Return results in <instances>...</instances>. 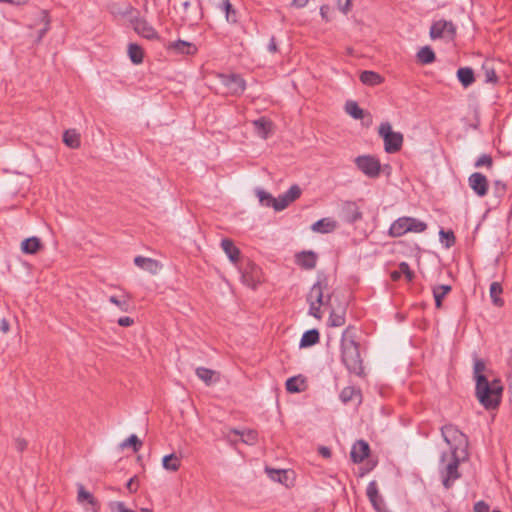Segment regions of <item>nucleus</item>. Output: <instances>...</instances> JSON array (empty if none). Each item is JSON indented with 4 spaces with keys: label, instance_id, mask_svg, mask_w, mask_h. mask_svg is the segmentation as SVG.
<instances>
[{
    "label": "nucleus",
    "instance_id": "obj_29",
    "mask_svg": "<svg viewBox=\"0 0 512 512\" xmlns=\"http://www.w3.org/2000/svg\"><path fill=\"white\" fill-rule=\"evenodd\" d=\"M162 466L167 471L175 472L180 468V459L174 453L166 455L162 459Z\"/></svg>",
    "mask_w": 512,
    "mask_h": 512
},
{
    "label": "nucleus",
    "instance_id": "obj_20",
    "mask_svg": "<svg viewBox=\"0 0 512 512\" xmlns=\"http://www.w3.org/2000/svg\"><path fill=\"white\" fill-rule=\"evenodd\" d=\"M255 132L262 139H267L268 135L272 132L273 124L265 117H261L253 121Z\"/></svg>",
    "mask_w": 512,
    "mask_h": 512
},
{
    "label": "nucleus",
    "instance_id": "obj_47",
    "mask_svg": "<svg viewBox=\"0 0 512 512\" xmlns=\"http://www.w3.org/2000/svg\"><path fill=\"white\" fill-rule=\"evenodd\" d=\"M301 192V188L298 185H292L285 194L288 200L293 202L300 197Z\"/></svg>",
    "mask_w": 512,
    "mask_h": 512
},
{
    "label": "nucleus",
    "instance_id": "obj_50",
    "mask_svg": "<svg viewBox=\"0 0 512 512\" xmlns=\"http://www.w3.org/2000/svg\"><path fill=\"white\" fill-rule=\"evenodd\" d=\"M439 235H440L441 238L447 239L446 247H450V246H452L454 244L455 237H454V234H453L452 231L440 230Z\"/></svg>",
    "mask_w": 512,
    "mask_h": 512
},
{
    "label": "nucleus",
    "instance_id": "obj_7",
    "mask_svg": "<svg viewBox=\"0 0 512 512\" xmlns=\"http://www.w3.org/2000/svg\"><path fill=\"white\" fill-rule=\"evenodd\" d=\"M378 133L383 138L387 153H396L402 148L404 137L402 133L394 132L389 122L382 123L379 126Z\"/></svg>",
    "mask_w": 512,
    "mask_h": 512
},
{
    "label": "nucleus",
    "instance_id": "obj_15",
    "mask_svg": "<svg viewBox=\"0 0 512 512\" xmlns=\"http://www.w3.org/2000/svg\"><path fill=\"white\" fill-rule=\"evenodd\" d=\"M369 454V445L363 440L357 441L351 449L350 456L354 463L362 462Z\"/></svg>",
    "mask_w": 512,
    "mask_h": 512
},
{
    "label": "nucleus",
    "instance_id": "obj_44",
    "mask_svg": "<svg viewBox=\"0 0 512 512\" xmlns=\"http://www.w3.org/2000/svg\"><path fill=\"white\" fill-rule=\"evenodd\" d=\"M358 392L353 387H345L340 393V399L343 403H347L354 399Z\"/></svg>",
    "mask_w": 512,
    "mask_h": 512
},
{
    "label": "nucleus",
    "instance_id": "obj_40",
    "mask_svg": "<svg viewBox=\"0 0 512 512\" xmlns=\"http://www.w3.org/2000/svg\"><path fill=\"white\" fill-rule=\"evenodd\" d=\"M196 375L207 385L211 384L213 376L215 375V371L204 368V367H198L196 369Z\"/></svg>",
    "mask_w": 512,
    "mask_h": 512
},
{
    "label": "nucleus",
    "instance_id": "obj_32",
    "mask_svg": "<svg viewBox=\"0 0 512 512\" xmlns=\"http://www.w3.org/2000/svg\"><path fill=\"white\" fill-rule=\"evenodd\" d=\"M482 70L485 76V82L496 83L498 78L496 75L494 63L492 61H485L482 65Z\"/></svg>",
    "mask_w": 512,
    "mask_h": 512
},
{
    "label": "nucleus",
    "instance_id": "obj_55",
    "mask_svg": "<svg viewBox=\"0 0 512 512\" xmlns=\"http://www.w3.org/2000/svg\"><path fill=\"white\" fill-rule=\"evenodd\" d=\"M329 10H330V8L328 5H322L320 7V14H321L322 18L325 19L326 21L329 20V17H328Z\"/></svg>",
    "mask_w": 512,
    "mask_h": 512
},
{
    "label": "nucleus",
    "instance_id": "obj_42",
    "mask_svg": "<svg viewBox=\"0 0 512 512\" xmlns=\"http://www.w3.org/2000/svg\"><path fill=\"white\" fill-rule=\"evenodd\" d=\"M109 302L116 305L122 312H127L129 309V302L126 296H110Z\"/></svg>",
    "mask_w": 512,
    "mask_h": 512
},
{
    "label": "nucleus",
    "instance_id": "obj_64",
    "mask_svg": "<svg viewBox=\"0 0 512 512\" xmlns=\"http://www.w3.org/2000/svg\"><path fill=\"white\" fill-rule=\"evenodd\" d=\"M242 278H243L244 283H246V284H248V285H251V284H250V282H249V281H250V278H248V275L244 274V275L242 276Z\"/></svg>",
    "mask_w": 512,
    "mask_h": 512
},
{
    "label": "nucleus",
    "instance_id": "obj_6",
    "mask_svg": "<svg viewBox=\"0 0 512 512\" xmlns=\"http://www.w3.org/2000/svg\"><path fill=\"white\" fill-rule=\"evenodd\" d=\"M122 14L131 15L130 22L138 35L149 40L158 39L157 31L147 20L139 17L138 12L131 5H127Z\"/></svg>",
    "mask_w": 512,
    "mask_h": 512
},
{
    "label": "nucleus",
    "instance_id": "obj_60",
    "mask_svg": "<svg viewBox=\"0 0 512 512\" xmlns=\"http://www.w3.org/2000/svg\"><path fill=\"white\" fill-rule=\"evenodd\" d=\"M319 453L326 458L330 457L331 455L330 449L327 447H320Z\"/></svg>",
    "mask_w": 512,
    "mask_h": 512
},
{
    "label": "nucleus",
    "instance_id": "obj_61",
    "mask_svg": "<svg viewBox=\"0 0 512 512\" xmlns=\"http://www.w3.org/2000/svg\"><path fill=\"white\" fill-rule=\"evenodd\" d=\"M400 277H401V272H400V270H399V271H393V272H391V278H392V280L397 281V280H399V279H400Z\"/></svg>",
    "mask_w": 512,
    "mask_h": 512
},
{
    "label": "nucleus",
    "instance_id": "obj_26",
    "mask_svg": "<svg viewBox=\"0 0 512 512\" xmlns=\"http://www.w3.org/2000/svg\"><path fill=\"white\" fill-rule=\"evenodd\" d=\"M41 241L37 237L27 238L21 243V250L25 254H35L41 248Z\"/></svg>",
    "mask_w": 512,
    "mask_h": 512
},
{
    "label": "nucleus",
    "instance_id": "obj_58",
    "mask_svg": "<svg viewBox=\"0 0 512 512\" xmlns=\"http://www.w3.org/2000/svg\"><path fill=\"white\" fill-rule=\"evenodd\" d=\"M134 481L135 477H132L126 484V487L130 492H135L137 489L136 487H134Z\"/></svg>",
    "mask_w": 512,
    "mask_h": 512
},
{
    "label": "nucleus",
    "instance_id": "obj_16",
    "mask_svg": "<svg viewBox=\"0 0 512 512\" xmlns=\"http://www.w3.org/2000/svg\"><path fill=\"white\" fill-rule=\"evenodd\" d=\"M134 263L137 267L145 271H148L151 274H157L161 269V265L159 264V262L152 258L137 256L134 259Z\"/></svg>",
    "mask_w": 512,
    "mask_h": 512
},
{
    "label": "nucleus",
    "instance_id": "obj_33",
    "mask_svg": "<svg viewBox=\"0 0 512 512\" xmlns=\"http://www.w3.org/2000/svg\"><path fill=\"white\" fill-rule=\"evenodd\" d=\"M417 59L422 64H430L435 61V53L429 46H424L418 51Z\"/></svg>",
    "mask_w": 512,
    "mask_h": 512
},
{
    "label": "nucleus",
    "instance_id": "obj_31",
    "mask_svg": "<svg viewBox=\"0 0 512 512\" xmlns=\"http://www.w3.org/2000/svg\"><path fill=\"white\" fill-rule=\"evenodd\" d=\"M451 291L450 285H438L433 288V296L437 308H441L443 298Z\"/></svg>",
    "mask_w": 512,
    "mask_h": 512
},
{
    "label": "nucleus",
    "instance_id": "obj_28",
    "mask_svg": "<svg viewBox=\"0 0 512 512\" xmlns=\"http://www.w3.org/2000/svg\"><path fill=\"white\" fill-rule=\"evenodd\" d=\"M319 342V332L317 329H311V330H308L306 331L301 340H300V347L301 348H304V347H309V346H312V345H315L316 343Z\"/></svg>",
    "mask_w": 512,
    "mask_h": 512
},
{
    "label": "nucleus",
    "instance_id": "obj_63",
    "mask_svg": "<svg viewBox=\"0 0 512 512\" xmlns=\"http://www.w3.org/2000/svg\"><path fill=\"white\" fill-rule=\"evenodd\" d=\"M496 186L501 192L505 190V185L500 182H496Z\"/></svg>",
    "mask_w": 512,
    "mask_h": 512
},
{
    "label": "nucleus",
    "instance_id": "obj_41",
    "mask_svg": "<svg viewBox=\"0 0 512 512\" xmlns=\"http://www.w3.org/2000/svg\"><path fill=\"white\" fill-rule=\"evenodd\" d=\"M121 447H132L133 451L137 452L142 447V442L138 439V437L135 434H132L125 441L122 442Z\"/></svg>",
    "mask_w": 512,
    "mask_h": 512
},
{
    "label": "nucleus",
    "instance_id": "obj_10",
    "mask_svg": "<svg viewBox=\"0 0 512 512\" xmlns=\"http://www.w3.org/2000/svg\"><path fill=\"white\" fill-rule=\"evenodd\" d=\"M456 29L452 22L439 20L431 26L430 37L432 39L448 38L453 39Z\"/></svg>",
    "mask_w": 512,
    "mask_h": 512
},
{
    "label": "nucleus",
    "instance_id": "obj_14",
    "mask_svg": "<svg viewBox=\"0 0 512 512\" xmlns=\"http://www.w3.org/2000/svg\"><path fill=\"white\" fill-rule=\"evenodd\" d=\"M342 217L348 223H355L362 218V213L355 202H345L342 207Z\"/></svg>",
    "mask_w": 512,
    "mask_h": 512
},
{
    "label": "nucleus",
    "instance_id": "obj_48",
    "mask_svg": "<svg viewBox=\"0 0 512 512\" xmlns=\"http://www.w3.org/2000/svg\"><path fill=\"white\" fill-rule=\"evenodd\" d=\"M492 163H493V161H492L491 156H489L487 154H483L476 161L475 167L479 168L481 166H487L488 168H490L492 166Z\"/></svg>",
    "mask_w": 512,
    "mask_h": 512
},
{
    "label": "nucleus",
    "instance_id": "obj_27",
    "mask_svg": "<svg viewBox=\"0 0 512 512\" xmlns=\"http://www.w3.org/2000/svg\"><path fill=\"white\" fill-rule=\"evenodd\" d=\"M63 142L72 149L80 147V135L74 129L66 130L63 134Z\"/></svg>",
    "mask_w": 512,
    "mask_h": 512
},
{
    "label": "nucleus",
    "instance_id": "obj_46",
    "mask_svg": "<svg viewBox=\"0 0 512 512\" xmlns=\"http://www.w3.org/2000/svg\"><path fill=\"white\" fill-rule=\"evenodd\" d=\"M109 508L112 512H136L132 509L125 507V504L120 501H113L109 503Z\"/></svg>",
    "mask_w": 512,
    "mask_h": 512
},
{
    "label": "nucleus",
    "instance_id": "obj_51",
    "mask_svg": "<svg viewBox=\"0 0 512 512\" xmlns=\"http://www.w3.org/2000/svg\"><path fill=\"white\" fill-rule=\"evenodd\" d=\"M337 6L340 11L346 14L351 9V0H337Z\"/></svg>",
    "mask_w": 512,
    "mask_h": 512
},
{
    "label": "nucleus",
    "instance_id": "obj_21",
    "mask_svg": "<svg viewBox=\"0 0 512 512\" xmlns=\"http://www.w3.org/2000/svg\"><path fill=\"white\" fill-rule=\"evenodd\" d=\"M337 222L332 218H323L315 222L311 229L317 233H331L337 228Z\"/></svg>",
    "mask_w": 512,
    "mask_h": 512
},
{
    "label": "nucleus",
    "instance_id": "obj_56",
    "mask_svg": "<svg viewBox=\"0 0 512 512\" xmlns=\"http://www.w3.org/2000/svg\"><path fill=\"white\" fill-rule=\"evenodd\" d=\"M268 50L271 52V53H275L277 52V44H276V41H275V38L272 37L270 39V42L268 44Z\"/></svg>",
    "mask_w": 512,
    "mask_h": 512
},
{
    "label": "nucleus",
    "instance_id": "obj_9",
    "mask_svg": "<svg viewBox=\"0 0 512 512\" xmlns=\"http://www.w3.org/2000/svg\"><path fill=\"white\" fill-rule=\"evenodd\" d=\"M357 168L367 177L376 178L381 172V164L377 157L362 155L355 159Z\"/></svg>",
    "mask_w": 512,
    "mask_h": 512
},
{
    "label": "nucleus",
    "instance_id": "obj_19",
    "mask_svg": "<svg viewBox=\"0 0 512 512\" xmlns=\"http://www.w3.org/2000/svg\"><path fill=\"white\" fill-rule=\"evenodd\" d=\"M317 256L312 251H303L296 255V263L304 269H313L316 266Z\"/></svg>",
    "mask_w": 512,
    "mask_h": 512
},
{
    "label": "nucleus",
    "instance_id": "obj_49",
    "mask_svg": "<svg viewBox=\"0 0 512 512\" xmlns=\"http://www.w3.org/2000/svg\"><path fill=\"white\" fill-rule=\"evenodd\" d=\"M401 275L404 274L408 281H411L414 277V273L411 271L409 265L406 262H401L399 265Z\"/></svg>",
    "mask_w": 512,
    "mask_h": 512
},
{
    "label": "nucleus",
    "instance_id": "obj_36",
    "mask_svg": "<svg viewBox=\"0 0 512 512\" xmlns=\"http://www.w3.org/2000/svg\"><path fill=\"white\" fill-rule=\"evenodd\" d=\"M304 380L300 377H291L286 381V389L290 393H298L303 390Z\"/></svg>",
    "mask_w": 512,
    "mask_h": 512
},
{
    "label": "nucleus",
    "instance_id": "obj_1",
    "mask_svg": "<svg viewBox=\"0 0 512 512\" xmlns=\"http://www.w3.org/2000/svg\"><path fill=\"white\" fill-rule=\"evenodd\" d=\"M445 442L449 445L450 451L442 453L439 463V473L443 486L449 489L460 477L458 466L460 463L459 451L464 453L467 447V437L456 426L449 424L441 429Z\"/></svg>",
    "mask_w": 512,
    "mask_h": 512
},
{
    "label": "nucleus",
    "instance_id": "obj_43",
    "mask_svg": "<svg viewBox=\"0 0 512 512\" xmlns=\"http://www.w3.org/2000/svg\"><path fill=\"white\" fill-rule=\"evenodd\" d=\"M41 21L43 22L44 27L38 33V41H40L50 29V18L45 10L41 11Z\"/></svg>",
    "mask_w": 512,
    "mask_h": 512
},
{
    "label": "nucleus",
    "instance_id": "obj_2",
    "mask_svg": "<svg viewBox=\"0 0 512 512\" xmlns=\"http://www.w3.org/2000/svg\"><path fill=\"white\" fill-rule=\"evenodd\" d=\"M485 369V363L481 359H476L473 368L476 380V396L486 409H495L500 403L503 387L499 380L489 382L483 375Z\"/></svg>",
    "mask_w": 512,
    "mask_h": 512
},
{
    "label": "nucleus",
    "instance_id": "obj_59",
    "mask_svg": "<svg viewBox=\"0 0 512 512\" xmlns=\"http://www.w3.org/2000/svg\"><path fill=\"white\" fill-rule=\"evenodd\" d=\"M309 0H293V5L297 8H303L306 6Z\"/></svg>",
    "mask_w": 512,
    "mask_h": 512
},
{
    "label": "nucleus",
    "instance_id": "obj_62",
    "mask_svg": "<svg viewBox=\"0 0 512 512\" xmlns=\"http://www.w3.org/2000/svg\"><path fill=\"white\" fill-rule=\"evenodd\" d=\"M0 2H6V3H10V4L20 5V4L24 3L25 1L24 0H0Z\"/></svg>",
    "mask_w": 512,
    "mask_h": 512
},
{
    "label": "nucleus",
    "instance_id": "obj_52",
    "mask_svg": "<svg viewBox=\"0 0 512 512\" xmlns=\"http://www.w3.org/2000/svg\"><path fill=\"white\" fill-rule=\"evenodd\" d=\"M474 512H489V506L484 501H479L474 505Z\"/></svg>",
    "mask_w": 512,
    "mask_h": 512
},
{
    "label": "nucleus",
    "instance_id": "obj_38",
    "mask_svg": "<svg viewBox=\"0 0 512 512\" xmlns=\"http://www.w3.org/2000/svg\"><path fill=\"white\" fill-rule=\"evenodd\" d=\"M329 326L332 327H340L345 324V316L343 312H336L332 310L329 315L328 319Z\"/></svg>",
    "mask_w": 512,
    "mask_h": 512
},
{
    "label": "nucleus",
    "instance_id": "obj_17",
    "mask_svg": "<svg viewBox=\"0 0 512 512\" xmlns=\"http://www.w3.org/2000/svg\"><path fill=\"white\" fill-rule=\"evenodd\" d=\"M78 494H77V501L80 504H84L87 502L91 507L93 512H98L100 505L97 499L87 490H85L84 486L82 484H77Z\"/></svg>",
    "mask_w": 512,
    "mask_h": 512
},
{
    "label": "nucleus",
    "instance_id": "obj_13",
    "mask_svg": "<svg viewBox=\"0 0 512 512\" xmlns=\"http://www.w3.org/2000/svg\"><path fill=\"white\" fill-rule=\"evenodd\" d=\"M468 181L469 186L478 196L483 197L487 194L488 181L483 174L475 172L469 176Z\"/></svg>",
    "mask_w": 512,
    "mask_h": 512
},
{
    "label": "nucleus",
    "instance_id": "obj_54",
    "mask_svg": "<svg viewBox=\"0 0 512 512\" xmlns=\"http://www.w3.org/2000/svg\"><path fill=\"white\" fill-rule=\"evenodd\" d=\"M117 322L122 327H129V326L133 325L134 320L130 317H121L118 319Z\"/></svg>",
    "mask_w": 512,
    "mask_h": 512
},
{
    "label": "nucleus",
    "instance_id": "obj_37",
    "mask_svg": "<svg viewBox=\"0 0 512 512\" xmlns=\"http://www.w3.org/2000/svg\"><path fill=\"white\" fill-rule=\"evenodd\" d=\"M220 9L225 12V17L228 22H236V13L229 0H221Z\"/></svg>",
    "mask_w": 512,
    "mask_h": 512
},
{
    "label": "nucleus",
    "instance_id": "obj_11",
    "mask_svg": "<svg viewBox=\"0 0 512 512\" xmlns=\"http://www.w3.org/2000/svg\"><path fill=\"white\" fill-rule=\"evenodd\" d=\"M367 497L377 512H388L383 498L379 494L376 481H371L366 490Z\"/></svg>",
    "mask_w": 512,
    "mask_h": 512
},
{
    "label": "nucleus",
    "instance_id": "obj_35",
    "mask_svg": "<svg viewBox=\"0 0 512 512\" xmlns=\"http://www.w3.org/2000/svg\"><path fill=\"white\" fill-rule=\"evenodd\" d=\"M345 111L354 119H362L364 117L363 109H361L355 101H347Z\"/></svg>",
    "mask_w": 512,
    "mask_h": 512
},
{
    "label": "nucleus",
    "instance_id": "obj_25",
    "mask_svg": "<svg viewBox=\"0 0 512 512\" xmlns=\"http://www.w3.org/2000/svg\"><path fill=\"white\" fill-rule=\"evenodd\" d=\"M457 78L464 88H468L475 82L474 72L470 67L459 68Z\"/></svg>",
    "mask_w": 512,
    "mask_h": 512
},
{
    "label": "nucleus",
    "instance_id": "obj_23",
    "mask_svg": "<svg viewBox=\"0 0 512 512\" xmlns=\"http://www.w3.org/2000/svg\"><path fill=\"white\" fill-rule=\"evenodd\" d=\"M221 247L231 262L236 263L240 259V250L234 245L232 240L223 239Z\"/></svg>",
    "mask_w": 512,
    "mask_h": 512
},
{
    "label": "nucleus",
    "instance_id": "obj_12",
    "mask_svg": "<svg viewBox=\"0 0 512 512\" xmlns=\"http://www.w3.org/2000/svg\"><path fill=\"white\" fill-rule=\"evenodd\" d=\"M233 436L238 437L240 436L241 441L248 445H253L256 443L258 435L257 432L254 430H246V431H239L237 429H230L226 434V439L231 443H236L237 440L233 438Z\"/></svg>",
    "mask_w": 512,
    "mask_h": 512
},
{
    "label": "nucleus",
    "instance_id": "obj_22",
    "mask_svg": "<svg viewBox=\"0 0 512 512\" xmlns=\"http://www.w3.org/2000/svg\"><path fill=\"white\" fill-rule=\"evenodd\" d=\"M266 472L270 479L273 481H277L285 486H289L291 482L290 475L292 474L289 470H276L271 468H266Z\"/></svg>",
    "mask_w": 512,
    "mask_h": 512
},
{
    "label": "nucleus",
    "instance_id": "obj_3",
    "mask_svg": "<svg viewBox=\"0 0 512 512\" xmlns=\"http://www.w3.org/2000/svg\"><path fill=\"white\" fill-rule=\"evenodd\" d=\"M332 293L325 276H319L316 283L310 288L306 300L309 304V315L320 320L322 318L321 307L330 303Z\"/></svg>",
    "mask_w": 512,
    "mask_h": 512
},
{
    "label": "nucleus",
    "instance_id": "obj_53",
    "mask_svg": "<svg viewBox=\"0 0 512 512\" xmlns=\"http://www.w3.org/2000/svg\"><path fill=\"white\" fill-rule=\"evenodd\" d=\"M15 447L16 449L19 451V452H22L26 449L27 447V442L25 439H22V438H17L15 440Z\"/></svg>",
    "mask_w": 512,
    "mask_h": 512
},
{
    "label": "nucleus",
    "instance_id": "obj_45",
    "mask_svg": "<svg viewBox=\"0 0 512 512\" xmlns=\"http://www.w3.org/2000/svg\"><path fill=\"white\" fill-rule=\"evenodd\" d=\"M291 203L292 202L290 200H288V198L286 197V194L284 193L282 195H279L277 198H275V203L273 205V208L276 211H281V210H284Z\"/></svg>",
    "mask_w": 512,
    "mask_h": 512
},
{
    "label": "nucleus",
    "instance_id": "obj_30",
    "mask_svg": "<svg viewBox=\"0 0 512 512\" xmlns=\"http://www.w3.org/2000/svg\"><path fill=\"white\" fill-rule=\"evenodd\" d=\"M490 297L492 299V302L495 306L497 307H502L503 304H504V301L503 299L500 297L503 290H502V287L500 285V283L498 282H493L491 285H490Z\"/></svg>",
    "mask_w": 512,
    "mask_h": 512
},
{
    "label": "nucleus",
    "instance_id": "obj_24",
    "mask_svg": "<svg viewBox=\"0 0 512 512\" xmlns=\"http://www.w3.org/2000/svg\"><path fill=\"white\" fill-rule=\"evenodd\" d=\"M360 81L364 85L373 87L380 85L384 81V78L377 72L366 70L360 74Z\"/></svg>",
    "mask_w": 512,
    "mask_h": 512
},
{
    "label": "nucleus",
    "instance_id": "obj_4",
    "mask_svg": "<svg viewBox=\"0 0 512 512\" xmlns=\"http://www.w3.org/2000/svg\"><path fill=\"white\" fill-rule=\"evenodd\" d=\"M341 359L346 368L355 375L363 374V364L359 352V346L354 341L349 330L346 329L341 339Z\"/></svg>",
    "mask_w": 512,
    "mask_h": 512
},
{
    "label": "nucleus",
    "instance_id": "obj_8",
    "mask_svg": "<svg viewBox=\"0 0 512 512\" xmlns=\"http://www.w3.org/2000/svg\"><path fill=\"white\" fill-rule=\"evenodd\" d=\"M220 84L223 88V93L230 95H240L246 88L244 79L237 74H220L218 76Z\"/></svg>",
    "mask_w": 512,
    "mask_h": 512
},
{
    "label": "nucleus",
    "instance_id": "obj_18",
    "mask_svg": "<svg viewBox=\"0 0 512 512\" xmlns=\"http://www.w3.org/2000/svg\"><path fill=\"white\" fill-rule=\"evenodd\" d=\"M168 50L177 53V54H187L191 55L194 54L197 51L196 46L193 43L178 40L169 43Z\"/></svg>",
    "mask_w": 512,
    "mask_h": 512
},
{
    "label": "nucleus",
    "instance_id": "obj_57",
    "mask_svg": "<svg viewBox=\"0 0 512 512\" xmlns=\"http://www.w3.org/2000/svg\"><path fill=\"white\" fill-rule=\"evenodd\" d=\"M9 328H10L9 322L6 319H2L1 323H0V330L3 333H7L9 331Z\"/></svg>",
    "mask_w": 512,
    "mask_h": 512
},
{
    "label": "nucleus",
    "instance_id": "obj_39",
    "mask_svg": "<svg viewBox=\"0 0 512 512\" xmlns=\"http://www.w3.org/2000/svg\"><path fill=\"white\" fill-rule=\"evenodd\" d=\"M256 195L259 199V202L262 205L267 206V207H273V205L275 203V198L270 193H268L262 189H258L256 191Z\"/></svg>",
    "mask_w": 512,
    "mask_h": 512
},
{
    "label": "nucleus",
    "instance_id": "obj_34",
    "mask_svg": "<svg viewBox=\"0 0 512 512\" xmlns=\"http://www.w3.org/2000/svg\"><path fill=\"white\" fill-rule=\"evenodd\" d=\"M128 55L134 64H140L143 61V50L139 45L135 43L129 44Z\"/></svg>",
    "mask_w": 512,
    "mask_h": 512
},
{
    "label": "nucleus",
    "instance_id": "obj_5",
    "mask_svg": "<svg viewBox=\"0 0 512 512\" xmlns=\"http://www.w3.org/2000/svg\"><path fill=\"white\" fill-rule=\"evenodd\" d=\"M427 229V224L413 217H400L395 220L389 229V235L400 237L408 232L422 233Z\"/></svg>",
    "mask_w": 512,
    "mask_h": 512
}]
</instances>
